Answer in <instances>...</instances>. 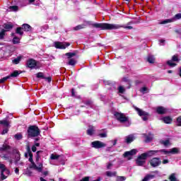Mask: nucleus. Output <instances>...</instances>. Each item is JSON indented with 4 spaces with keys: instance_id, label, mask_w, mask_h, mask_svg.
Instances as JSON below:
<instances>
[{
    "instance_id": "f257e3e1",
    "label": "nucleus",
    "mask_w": 181,
    "mask_h": 181,
    "mask_svg": "<svg viewBox=\"0 0 181 181\" xmlns=\"http://www.w3.org/2000/svg\"><path fill=\"white\" fill-rule=\"evenodd\" d=\"M40 153H43V151H37L35 162L37 166L35 163V162H33V153H32V151H30V147L27 148V153H25V158H29V162L32 163V165L30 166V168L32 169H34L35 170H37V172H40V173L43 171V163H38L39 159H40Z\"/></svg>"
},
{
    "instance_id": "f03ea898",
    "label": "nucleus",
    "mask_w": 181,
    "mask_h": 181,
    "mask_svg": "<svg viewBox=\"0 0 181 181\" xmlns=\"http://www.w3.org/2000/svg\"><path fill=\"white\" fill-rule=\"evenodd\" d=\"M93 28H96L97 29H101V30H115L117 29H121L123 28L124 29H134V28L131 25H122L119 24H110V23H94L92 24Z\"/></svg>"
},
{
    "instance_id": "7ed1b4c3",
    "label": "nucleus",
    "mask_w": 181,
    "mask_h": 181,
    "mask_svg": "<svg viewBox=\"0 0 181 181\" xmlns=\"http://www.w3.org/2000/svg\"><path fill=\"white\" fill-rule=\"evenodd\" d=\"M12 151V147L9 146L7 143L3 144V145L0 147V153L1 158H2L4 160H9V155H11V152Z\"/></svg>"
},
{
    "instance_id": "20e7f679",
    "label": "nucleus",
    "mask_w": 181,
    "mask_h": 181,
    "mask_svg": "<svg viewBox=\"0 0 181 181\" xmlns=\"http://www.w3.org/2000/svg\"><path fill=\"white\" fill-rule=\"evenodd\" d=\"M28 138H36L40 135V129L36 125L30 126L27 130Z\"/></svg>"
},
{
    "instance_id": "39448f33",
    "label": "nucleus",
    "mask_w": 181,
    "mask_h": 181,
    "mask_svg": "<svg viewBox=\"0 0 181 181\" xmlns=\"http://www.w3.org/2000/svg\"><path fill=\"white\" fill-rule=\"evenodd\" d=\"M115 117H116V119L117 121H119L122 124H124V122H127V124H126V127H129L131 125V123L129 122V119L128 117L125 116L124 113H119V112H115Z\"/></svg>"
},
{
    "instance_id": "423d86ee",
    "label": "nucleus",
    "mask_w": 181,
    "mask_h": 181,
    "mask_svg": "<svg viewBox=\"0 0 181 181\" xmlns=\"http://www.w3.org/2000/svg\"><path fill=\"white\" fill-rule=\"evenodd\" d=\"M146 159L147 158L143 153L141 155L137 157L136 160V164L137 165V166H144V165L146 163Z\"/></svg>"
},
{
    "instance_id": "0eeeda50",
    "label": "nucleus",
    "mask_w": 181,
    "mask_h": 181,
    "mask_svg": "<svg viewBox=\"0 0 181 181\" xmlns=\"http://www.w3.org/2000/svg\"><path fill=\"white\" fill-rule=\"evenodd\" d=\"M181 19V13H177L173 18H169L164 20L161 22V25H166V23H172V22H175V21H179Z\"/></svg>"
},
{
    "instance_id": "6e6552de",
    "label": "nucleus",
    "mask_w": 181,
    "mask_h": 181,
    "mask_svg": "<svg viewBox=\"0 0 181 181\" xmlns=\"http://www.w3.org/2000/svg\"><path fill=\"white\" fill-rule=\"evenodd\" d=\"M137 153H138V150L132 149L130 151L124 152V153L123 154V156L124 158H127L128 160H131V159H132V156H134V155H136Z\"/></svg>"
},
{
    "instance_id": "1a4fd4ad",
    "label": "nucleus",
    "mask_w": 181,
    "mask_h": 181,
    "mask_svg": "<svg viewBox=\"0 0 181 181\" xmlns=\"http://www.w3.org/2000/svg\"><path fill=\"white\" fill-rule=\"evenodd\" d=\"M91 145L93 148H95V149H100L101 148H105V146H107V144L100 141H95L91 143Z\"/></svg>"
},
{
    "instance_id": "9d476101",
    "label": "nucleus",
    "mask_w": 181,
    "mask_h": 181,
    "mask_svg": "<svg viewBox=\"0 0 181 181\" xmlns=\"http://www.w3.org/2000/svg\"><path fill=\"white\" fill-rule=\"evenodd\" d=\"M54 46L57 49H66V47L70 46V44L69 42H54Z\"/></svg>"
},
{
    "instance_id": "9b49d317",
    "label": "nucleus",
    "mask_w": 181,
    "mask_h": 181,
    "mask_svg": "<svg viewBox=\"0 0 181 181\" xmlns=\"http://www.w3.org/2000/svg\"><path fill=\"white\" fill-rule=\"evenodd\" d=\"M10 171L4 167V169L1 170V180H5L9 176Z\"/></svg>"
},
{
    "instance_id": "f8f14e48",
    "label": "nucleus",
    "mask_w": 181,
    "mask_h": 181,
    "mask_svg": "<svg viewBox=\"0 0 181 181\" xmlns=\"http://www.w3.org/2000/svg\"><path fill=\"white\" fill-rule=\"evenodd\" d=\"M161 162L159 158H153L150 160V165L153 168H156L157 166H159L160 165Z\"/></svg>"
},
{
    "instance_id": "ddd939ff",
    "label": "nucleus",
    "mask_w": 181,
    "mask_h": 181,
    "mask_svg": "<svg viewBox=\"0 0 181 181\" xmlns=\"http://www.w3.org/2000/svg\"><path fill=\"white\" fill-rule=\"evenodd\" d=\"M156 111L160 115H163V114H166V112H168V109H166V107H164L163 106H158L156 108Z\"/></svg>"
},
{
    "instance_id": "4468645a",
    "label": "nucleus",
    "mask_w": 181,
    "mask_h": 181,
    "mask_svg": "<svg viewBox=\"0 0 181 181\" xmlns=\"http://www.w3.org/2000/svg\"><path fill=\"white\" fill-rule=\"evenodd\" d=\"M156 153H158V150H151L146 153H144L146 158H151V156H153V155H156Z\"/></svg>"
},
{
    "instance_id": "2eb2a0df",
    "label": "nucleus",
    "mask_w": 181,
    "mask_h": 181,
    "mask_svg": "<svg viewBox=\"0 0 181 181\" xmlns=\"http://www.w3.org/2000/svg\"><path fill=\"white\" fill-rule=\"evenodd\" d=\"M134 110H136V111L138 112V115L140 117H144L145 115H149V113L141 110L140 108H139L137 107H134Z\"/></svg>"
},
{
    "instance_id": "dca6fc26",
    "label": "nucleus",
    "mask_w": 181,
    "mask_h": 181,
    "mask_svg": "<svg viewBox=\"0 0 181 181\" xmlns=\"http://www.w3.org/2000/svg\"><path fill=\"white\" fill-rule=\"evenodd\" d=\"M27 66L29 69H34V67H36V61L34 59H29L27 61Z\"/></svg>"
},
{
    "instance_id": "f3484780",
    "label": "nucleus",
    "mask_w": 181,
    "mask_h": 181,
    "mask_svg": "<svg viewBox=\"0 0 181 181\" xmlns=\"http://www.w3.org/2000/svg\"><path fill=\"white\" fill-rule=\"evenodd\" d=\"M86 24H81L76 25V27L74 28V30H80V29H84L86 28V25H91V22L90 21H86L85 22Z\"/></svg>"
},
{
    "instance_id": "a211bd4d",
    "label": "nucleus",
    "mask_w": 181,
    "mask_h": 181,
    "mask_svg": "<svg viewBox=\"0 0 181 181\" xmlns=\"http://www.w3.org/2000/svg\"><path fill=\"white\" fill-rule=\"evenodd\" d=\"M126 144H131V142H134L135 139V136L134 134H129V136L124 138Z\"/></svg>"
},
{
    "instance_id": "6ab92c4d",
    "label": "nucleus",
    "mask_w": 181,
    "mask_h": 181,
    "mask_svg": "<svg viewBox=\"0 0 181 181\" xmlns=\"http://www.w3.org/2000/svg\"><path fill=\"white\" fill-rule=\"evenodd\" d=\"M21 28L25 32H30V30H32V27L29 24H23Z\"/></svg>"
},
{
    "instance_id": "aec40b11",
    "label": "nucleus",
    "mask_w": 181,
    "mask_h": 181,
    "mask_svg": "<svg viewBox=\"0 0 181 181\" xmlns=\"http://www.w3.org/2000/svg\"><path fill=\"white\" fill-rule=\"evenodd\" d=\"M154 177H155V175L152 174H148V175H146L141 181H148L153 179Z\"/></svg>"
},
{
    "instance_id": "412c9836",
    "label": "nucleus",
    "mask_w": 181,
    "mask_h": 181,
    "mask_svg": "<svg viewBox=\"0 0 181 181\" xmlns=\"http://www.w3.org/2000/svg\"><path fill=\"white\" fill-rule=\"evenodd\" d=\"M105 175L107 177H114L115 176H117V172L107 171Z\"/></svg>"
},
{
    "instance_id": "4be33fe9",
    "label": "nucleus",
    "mask_w": 181,
    "mask_h": 181,
    "mask_svg": "<svg viewBox=\"0 0 181 181\" xmlns=\"http://www.w3.org/2000/svg\"><path fill=\"white\" fill-rule=\"evenodd\" d=\"M94 131H95L94 127L90 126L87 130V134L90 135L91 136V135H93L94 134Z\"/></svg>"
},
{
    "instance_id": "5701e85b",
    "label": "nucleus",
    "mask_w": 181,
    "mask_h": 181,
    "mask_svg": "<svg viewBox=\"0 0 181 181\" xmlns=\"http://www.w3.org/2000/svg\"><path fill=\"white\" fill-rule=\"evenodd\" d=\"M147 62H148V63H151V64H153V63H155V57H153V55H148L147 58Z\"/></svg>"
},
{
    "instance_id": "b1692460",
    "label": "nucleus",
    "mask_w": 181,
    "mask_h": 181,
    "mask_svg": "<svg viewBox=\"0 0 181 181\" xmlns=\"http://www.w3.org/2000/svg\"><path fill=\"white\" fill-rule=\"evenodd\" d=\"M59 158H60V155H57V154H54V153H52L50 156V159L52 160H57V159H59Z\"/></svg>"
},
{
    "instance_id": "393cba45",
    "label": "nucleus",
    "mask_w": 181,
    "mask_h": 181,
    "mask_svg": "<svg viewBox=\"0 0 181 181\" xmlns=\"http://www.w3.org/2000/svg\"><path fill=\"white\" fill-rule=\"evenodd\" d=\"M21 74V73L19 72V71H14L13 73H11L8 77L10 78V77H18L19 75Z\"/></svg>"
},
{
    "instance_id": "a878e982",
    "label": "nucleus",
    "mask_w": 181,
    "mask_h": 181,
    "mask_svg": "<svg viewBox=\"0 0 181 181\" xmlns=\"http://www.w3.org/2000/svg\"><path fill=\"white\" fill-rule=\"evenodd\" d=\"M163 121L165 124H170V122H172V118H170V117H165L163 118Z\"/></svg>"
},
{
    "instance_id": "bb28decb",
    "label": "nucleus",
    "mask_w": 181,
    "mask_h": 181,
    "mask_svg": "<svg viewBox=\"0 0 181 181\" xmlns=\"http://www.w3.org/2000/svg\"><path fill=\"white\" fill-rule=\"evenodd\" d=\"M122 81H124V83H127V84L129 85L127 88H131V80H129V78H128V77L123 78Z\"/></svg>"
},
{
    "instance_id": "cd10ccee",
    "label": "nucleus",
    "mask_w": 181,
    "mask_h": 181,
    "mask_svg": "<svg viewBox=\"0 0 181 181\" xmlns=\"http://www.w3.org/2000/svg\"><path fill=\"white\" fill-rule=\"evenodd\" d=\"M23 29L22 28V27H18L16 30V33L22 36V35H23Z\"/></svg>"
},
{
    "instance_id": "c85d7f7f",
    "label": "nucleus",
    "mask_w": 181,
    "mask_h": 181,
    "mask_svg": "<svg viewBox=\"0 0 181 181\" xmlns=\"http://www.w3.org/2000/svg\"><path fill=\"white\" fill-rule=\"evenodd\" d=\"M0 124L1 125H4V127H9V122H8V120L6 119L1 120Z\"/></svg>"
},
{
    "instance_id": "c756f323",
    "label": "nucleus",
    "mask_w": 181,
    "mask_h": 181,
    "mask_svg": "<svg viewBox=\"0 0 181 181\" xmlns=\"http://www.w3.org/2000/svg\"><path fill=\"white\" fill-rule=\"evenodd\" d=\"M76 62L74 59H70L69 61L67 62V64L69 66H75Z\"/></svg>"
},
{
    "instance_id": "7c9ffc66",
    "label": "nucleus",
    "mask_w": 181,
    "mask_h": 181,
    "mask_svg": "<svg viewBox=\"0 0 181 181\" xmlns=\"http://www.w3.org/2000/svg\"><path fill=\"white\" fill-rule=\"evenodd\" d=\"M14 138L17 139V141H21L23 138V136H22V134L18 133L15 134Z\"/></svg>"
},
{
    "instance_id": "2f4dec72",
    "label": "nucleus",
    "mask_w": 181,
    "mask_h": 181,
    "mask_svg": "<svg viewBox=\"0 0 181 181\" xmlns=\"http://www.w3.org/2000/svg\"><path fill=\"white\" fill-rule=\"evenodd\" d=\"M169 179L170 181H177V179L176 178V174L173 173L170 175Z\"/></svg>"
},
{
    "instance_id": "473e14b6",
    "label": "nucleus",
    "mask_w": 181,
    "mask_h": 181,
    "mask_svg": "<svg viewBox=\"0 0 181 181\" xmlns=\"http://www.w3.org/2000/svg\"><path fill=\"white\" fill-rule=\"evenodd\" d=\"M65 56L68 57V59H71V57H74L76 56V53L74 52H67L65 54Z\"/></svg>"
},
{
    "instance_id": "72a5a7b5",
    "label": "nucleus",
    "mask_w": 181,
    "mask_h": 181,
    "mask_svg": "<svg viewBox=\"0 0 181 181\" xmlns=\"http://www.w3.org/2000/svg\"><path fill=\"white\" fill-rule=\"evenodd\" d=\"M153 139V135L149 134L148 136H146V142H151Z\"/></svg>"
},
{
    "instance_id": "f704fd0d",
    "label": "nucleus",
    "mask_w": 181,
    "mask_h": 181,
    "mask_svg": "<svg viewBox=\"0 0 181 181\" xmlns=\"http://www.w3.org/2000/svg\"><path fill=\"white\" fill-rule=\"evenodd\" d=\"M173 60H169L167 62V64L170 66V67H175L176 66V63L173 62Z\"/></svg>"
},
{
    "instance_id": "c9c22d12",
    "label": "nucleus",
    "mask_w": 181,
    "mask_h": 181,
    "mask_svg": "<svg viewBox=\"0 0 181 181\" xmlns=\"http://www.w3.org/2000/svg\"><path fill=\"white\" fill-rule=\"evenodd\" d=\"M158 151V153H159V152L160 153H164V155H168V153H170L169 151H167L166 149H161V150H157Z\"/></svg>"
},
{
    "instance_id": "e433bc0d",
    "label": "nucleus",
    "mask_w": 181,
    "mask_h": 181,
    "mask_svg": "<svg viewBox=\"0 0 181 181\" xmlns=\"http://www.w3.org/2000/svg\"><path fill=\"white\" fill-rule=\"evenodd\" d=\"M127 180V177L124 176H117L116 178V181H125Z\"/></svg>"
},
{
    "instance_id": "4c0bfd02",
    "label": "nucleus",
    "mask_w": 181,
    "mask_h": 181,
    "mask_svg": "<svg viewBox=\"0 0 181 181\" xmlns=\"http://www.w3.org/2000/svg\"><path fill=\"white\" fill-rule=\"evenodd\" d=\"M161 144L164 145V146H169V145H170V142L169 141L168 139L165 141H161Z\"/></svg>"
},
{
    "instance_id": "58836bf2",
    "label": "nucleus",
    "mask_w": 181,
    "mask_h": 181,
    "mask_svg": "<svg viewBox=\"0 0 181 181\" xmlns=\"http://www.w3.org/2000/svg\"><path fill=\"white\" fill-rule=\"evenodd\" d=\"M118 90L120 94H124V93H125V88L123 86H119Z\"/></svg>"
},
{
    "instance_id": "ea45409f",
    "label": "nucleus",
    "mask_w": 181,
    "mask_h": 181,
    "mask_svg": "<svg viewBox=\"0 0 181 181\" xmlns=\"http://www.w3.org/2000/svg\"><path fill=\"white\" fill-rule=\"evenodd\" d=\"M20 40H21L19 39V37H14L13 39V43L14 45H16V44L19 43Z\"/></svg>"
},
{
    "instance_id": "a19ab883",
    "label": "nucleus",
    "mask_w": 181,
    "mask_h": 181,
    "mask_svg": "<svg viewBox=\"0 0 181 181\" xmlns=\"http://www.w3.org/2000/svg\"><path fill=\"white\" fill-rule=\"evenodd\" d=\"M170 153H177L179 152V149L177 148H173L170 151H169Z\"/></svg>"
},
{
    "instance_id": "79ce46f5",
    "label": "nucleus",
    "mask_w": 181,
    "mask_h": 181,
    "mask_svg": "<svg viewBox=\"0 0 181 181\" xmlns=\"http://www.w3.org/2000/svg\"><path fill=\"white\" fill-rule=\"evenodd\" d=\"M13 28V25L12 24H5L4 25V28L7 29L9 30L10 29H12Z\"/></svg>"
},
{
    "instance_id": "37998d69",
    "label": "nucleus",
    "mask_w": 181,
    "mask_h": 181,
    "mask_svg": "<svg viewBox=\"0 0 181 181\" xmlns=\"http://www.w3.org/2000/svg\"><path fill=\"white\" fill-rule=\"evenodd\" d=\"M19 62H21V57H17L13 60L14 64H19Z\"/></svg>"
},
{
    "instance_id": "c03bdc74",
    "label": "nucleus",
    "mask_w": 181,
    "mask_h": 181,
    "mask_svg": "<svg viewBox=\"0 0 181 181\" xmlns=\"http://www.w3.org/2000/svg\"><path fill=\"white\" fill-rule=\"evenodd\" d=\"M37 78H45V76H43V73L39 72L36 74Z\"/></svg>"
},
{
    "instance_id": "a18cd8bd",
    "label": "nucleus",
    "mask_w": 181,
    "mask_h": 181,
    "mask_svg": "<svg viewBox=\"0 0 181 181\" xmlns=\"http://www.w3.org/2000/svg\"><path fill=\"white\" fill-rule=\"evenodd\" d=\"M25 175H27V176H32L33 175V173L30 170L27 169L25 170Z\"/></svg>"
},
{
    "instance_id": "49530a36",
    "label": "nucleus",
    "mask_w": 181,
    "mask_h": 181,
    "mask_svg": "<svg viewBox=\"0 0 181 181\" xmlns=\"http://www.w3.org/2000/svg\"><path fill=\"white\" fill-rule=\"evenodd\" d=\"M9 79V76H7L6 77H4L3 78L0 79V84L4 83V81H6V80Z\"/></svg>"
},
{
    "instance_id": "de8ad7c7",
    "label": "nucleus",
    "mask_w": 181,
    "mask_h": 181,
    "mask_svg": "<svg viewBox=\"0 0 181 181\" xmlns=\"http://www.w3.org/2000/svg\"><path fill=\"white\" fill-rule=\"evenodd\" d=\"M10 9L11 11H14V12H16V11L19 9V7H18V6H10Z\"/></svg>"
},
{
    "instance_id": "09e8293b",
    "label": "nucleus",
    "mask_w": 181,
    "mask_h": 181,
    "mask_svg": "<svg viewBox=\"0 0 181 181\" xmlns=\"http://www.w3.org/2000/svg\"><path fill=\"white\" fill-rule=\"evenodd\" d=\"M172 61L173 62H179V57L177 55L173 56Z\"/></svg>"
},
{
    "instance_id": "8fccbe9b",
    "label": "nucleus",
    "mask_w": 181,
    "mask_h": 181,
    "mask_svg": "<svg viewBox=\"0 0 181 181\" xmlns=\"http://www.w3.org/2000/svg\"><path fill=\"white\" fill-rule=\"evenodd\" d=\"M5 30H2L0 33V39H4V37L5 36Z\"/></svg>"
},
{
    "instance_id": "3c124183",
    "label": "nucleus",
    "mask_w": 181,
    "mask_h": 181,
    "mask_svg": "<svg viewBox=\"0 0 181 181\" xmlns=\"http://www.w3.org/2000/svg\"><path fill=\"white\" fill-rule=\"evenodd\" d=\"M21 160V154H16V162L18 163Z\"/></svg>"
},
{
    "instance_id": "603ef678",
    "label": "nucleus",
    "mask_w": 181,
    "mask_h": 181,
    "mask_svg": "<svg viewBox=\"0 0 181 181\" xmlns=\"http://www.w3.org/2000/svg\"><path fill=\"white\" fill-rule=\"evenodd\" d=\"M177 123L178 127H181V116L177 118Z\"/></svg>"
},
{
    "instance_id": "864d4df0",
    "label": "nucleus",
    "mask_w": 181,
    "mask_h": 181,
    "mask_svg": "<svg viewBox=\"0 0 181 181\" xmlns=\"http://www.w3.org/2000/svg\"><path fill=\"white\" fill-rule=\"evenodd\" d=\"M99 136H100V138H107V133H100L99 134Z\"/></svg>"
},
{
    "instance_id": "5fc2aeb1",
    "label": "nucleus",
    "mask_w": 181,
    "mask_h": 181,
    "mask_svg": "<svg viewBox=\"0 0 181 181\" xmlns=\"http://www.w3.org/2000/svg\"><path fill=\"white\" fill-rule=\"evenodd\" d=\"M81 181H90V177H85L82 178Z\"/></svg>"
},
{
    "instance_id": "6e6d98bb",
    "label": "nucleus",
    "mask_w": 181,
    "mask_h": 181,
    "mask_svg": "<svg viewBox=\"0 0 181 181\" xmlns=\"http://www.w3.org/2000/svg\"><path fill=\"white\" fill-rule=\"evenodd\" d=\"M145 91H148V88H146V87L141 88V93H145Z\"/></svg>"
},
{
    "instance_id": "4d7b16f0",
    "label": "nucleus",
    "mask_w": 181,
    "mask_h": 181,
    "mask_svg": "<svg viewBox=\"0 0 181 181\" xmlns=\"http://www.w3.org/2000/svg\"><path fill=\"white\" fill-rule=\"evenodd\" d=\"M8 131H9L8 129H4L2 132V135H5V134H8Z\"/></svg>"
},
{
    "instance_id": "13d9d810",
    "label": "nucleus",
    "mask_w": 181,
    "mask_h": 181,
    "mask_svg": "<svg viewBox=\"0 0 181 181\" xmlns=\"http://www.w3.org/2000/svg\"><path fill=\"white\" fill-rule=\"evenodd\" d=\"M148 116L149 115H144V116H143V117H142L143 121H148Z\"/></svg>"
},
{
    "instance_id": "bf43d9fd",
    "label": "nucleus",
    "mask_w": 181,
    "mask_h": 181,
    "mask_svg": "<svg viewBox=\"0 0 181 181\" xmlns=\"http://www.w3.org/2000/svg\"><path fill=\"white\" fill-rule=\"evenodd\" d=\"M5 165L0 163V169L1 170H3L5 168Z\"/></svg>"
},
{
    "instance_id": "052dcab7",
    "label": "nucleus",
    "mask_w": 181,
    "mask_h": 181,
    "mask_svg": "<svg viewBox=\"0 0 181 181\" xmlns=\"http://www.w3.org/2000/svg\"><path fill=\"white\" fill-rule=\"evenodd\" d=\"M112 167V163H109L107 165V169H111Z\"/></svg>"
},
{
    "instance_id": "680f3d73",
    "label": "nucleus",
    "mask_w": 181,
    "mask_h": 181,
    "mask_svg": "<svg viewBox=\"0 0 181 181\" xmlns=\"http://www.w3.org/2000/svg\"><path fill=\"white\" fill-rule=\"evenodd\" d=\"M45 78V80H47V81H48V83H50V81H52V78H50V77H47V78Z\"/></svg>"
},
{
    "instance_id": "e2e57ef3",
    "label": "nucleus",
    "mask_w": 181,
    "mask_h": 181,
    "mask_svg": "<svg viewBox=\"0 0 181 181\" xmlns=\"http://www.w3.org/2000/svg\"><path fill=\"white\" fill-rule=\"evenodd\" d=\"M32 151H33V152H36V151H37L36 146H32Z\"/></svg>"
},
{
    "instance_id": "0e129e2a",
    "label": "nucleus",
    "mask_w": 181,
    "mask_h": 181,
    "mask_svg": "<svg viewBox=\"0 0 181 181\" xmlns=\"http://www.w3.org/2000/svg\"><path fill=\"white\" fill-rule=\"evenodd\" d=\"M163 165H166V163H169V160H163Z\"/></svg>"
},
{
    "instance_id": "69168bd1",
    "label": "nucleus",
    "mask_w": 181,
    "mask_h": 181,
    "mask_svg": "<svg viewBox=\"0 0 181 181\" xmlns=\"http://www.w3.org/2000/svg\"><path fill=\"white\" fill-rule=\"evenodd\" d=\"M15 173H16V175H19V168H16L15 169Z\"/></svg>"
},
{
    "instance_id": "338daca9",
    "label": "nucleus",
    "mask_w": 181,
    "mask_h": 181,
    "mask_svg": "<svg viewBox=\"0 0 181 181\" xmlns=\"http://www.w3.org/2000/svg\"><path fill=\"white\" fill-rule=\"evenodd\" d=\"M35 2V0H28V4L30 5V4H33Z\"/></svg>"
},
{
    "instance_id": "774afa93",
    "label": "nucleus",
    "mask_w": 181,
    "mask_h": 181,
    "mask_svg": "<svg viewBox=\"0 0 181 181\" xmlns=\"http://www.w3.org/2000/svg\"><path fill=\"white\" fill-rule=\"evenodd\" d=\"M40 181H47V180H45L43 177H40Z\"/></svg>"
}]
</instances>
